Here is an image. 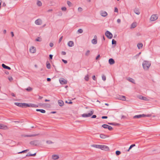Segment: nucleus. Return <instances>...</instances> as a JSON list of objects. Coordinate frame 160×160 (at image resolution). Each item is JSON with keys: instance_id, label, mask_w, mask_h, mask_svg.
Masks as SVG:
<instances>
[{"instance_id": "2", "label": "nucleus", "mask_w": 160, "mask_h": 160, "mask_svg": "<svg viewBox=\"0 0 160 160\" xmlns=\"http://www.w3.org/2000/svg\"><path fill=\"white\" fill-rule=\"evenodd\" d=\"M93 111L92 110L90 112L88 113H84L82 115V116L83 117H88L92 116L93 113Z\"/></svg>"}, {"instance_id": "7", "label": "nucleus", "mask_w": 160, "mask_h": 160, "mask_svg": "<svg viewBox=\"0 0 160 160\" xmlns=\"http://www.w3.org/2000/svg\"><path fill=\"white\" fill-rule=\"evenodd\" d=\"M102 127L104 128H108L109 130L110 131L112 129V127L106 124H103Z\"/></svg>"}, {"instance_id": "21", "label": "nucleus", "mask_w": 160, "mask_h": 160, "mask_svg": "<svg viewBox=\"0 0 160 160\" xmlns=\"http://www.w3.org/2000/svg\"><path fill=\"white\" fill-rule=\"evenodd\" d=\"M23 103H19V102H15L14 104L18 106H19L20 107H22L23 104Z\"/></svg>"}, {"instance_id": "40", "label": "nucleus", "mask_w": 160, "mask_h": 160, "mask_svg": "<svg viewBox=\"0 0 160 160\" xmlns=\"http://www.w3.org/2000/svg\"><path fill=\"white\" fill-rule=\"evenodd\" d=\"M112 45L116 44V41L114 39L112 40Z\"/></svg>"}, {"instance_id": "25", "label": "nucleus", "mask_w": 160, "mask_h": 160, "mask_svg": "<svg viewBox=\"0 0 160 160\" xmlns=\"http://www.w3.org/2000/svg\"><path fill=\"white\" fill-rule=\"evenodd\" d=\"M127 79L129 82H132L133 83H135V81L134 79H133V78H128Z\"/></svg>"}, {"instance_id": "36", "label": "nucleus", "mask_w": 160, "mask_h": 160, "mask_svg": "<svg viewBox=\"0 0 160 160\" xmlns=\"http://www.w3.org/2000/svg\"><path fill=\"white\" fill-rule=\"evenodd\" d=\"M102 80L103 81H105L106 80V77L104 74H102Z\"/></svg>"}, {"instance_id": "3", "label": "nucleus", "mask_w": 160, "mask_h": 160, "mask_svg": "<svg viewBox=\"0 0 160 160\" xmlns=\"http://www.w3.org/2000/svg\"><path fill=\"white\" fill-rule=\"evenodd\" d=\"M30 144L34 146H37L39 144V142L38 140H35L31 141L30 142Z\"/></svg>"}, {"instance_id": "59", "label": "nucleus", "mask_w": 160, "mask_h": 160, "mask_svg": "<svg viewBox=\"0 0 160 160\" xmlns=\"http://www.w3.org/2000/svg\"><path fill=\"white\" fill-rule=\"evenodd\" d=\"M92 78L94 80H96V77L95 75H94L92 77Z\"/></svg>"}, {"instance_id": "57", "label": "nucleus", "mask_w": 160, "mask_h": 160, "mask_svg": "<svg viewBox=\"0 0 160 160\" xmlns=\"http://www.w3.org/2000/svg\"><path fill=\"white\" fill-rule=\"evenodd\" d=\"M49 46L50 47H52L53 46V44L52 42H50L49 44Z\"/></svg>"}, {"instance_id": "37", "label": "nucleus", "mask_w": 160, "mask_h": 160, "mask_svg": "<svg viewBox=\"0 0 160 160\" xmlns=\"http://www.w3.org/2000/svg\"><path fill=\"white\" fill-rule=\"evenodd\" d=\"M89 78V77L88 75H87L84 78L85 80L87 81H88Z\"/></svg>"}, {"instance_id": "64", "label": "nucleus", "mask_w": 160, "mask_h": 160, "mask_svg": "<svg viewBox=\"0 0 160 160\" xmlns=\"http://www.w3.org/2000/svg\"><path fill=\"white\" fill-rule=\"evenodd\" d=\"M11 34L12 37H13L14 36L13 32H11Z\"/></svg>"}, {"instance_id": "6", "label": "nucleus", "mask_w": 160, "mask_h": 160, "mask_svg": "<svg viewBox=\"0 0 160 160\" xmlns=\"http://www.w3.org/2000/svg\"><path fill=\"white\" fill-rule=\"evenodd\" d=\"M158 18V16L157 14H153L151 16L150 18V20L152 21H153L156 20Z\"/></svg>"}, {"instance_id": "24", "label": "nucleus", "mask_w": 160, "mask_h": 160, "mask_svg": "<svg viewBox=\"0 0 160 160\" xmlns=\"http://www.w3.org/2000/svg\"><path fill=\"white\" fill-rule=\"evenodd\" d=\"M59 156L56 155H52V159L54 160H56L58 159L59 158Z\"/></svg>"}, {"instance_id": "50", "label": "nucleus", "mask_w": 160, "mask_h": 160, "mask_svg": "<svg viewBox=\"0 0 160 160\" xmlns=\"http://www.w3.org/2000/svg\"><path fill=\"white\" fill-rule=\"evenodd\" d=\"M8 79L10 81H11L13 80V78L12 77L8 78Z\"/></svg>"}, {"instance_id": "14", "label": "nucleus", "mask_w": 160, "mask_h": 160, "mask_svg": "<svg viewBox=\"0 0 160 160\" xmlns=\"http://www.w3.org/2000/svg\"><path fill=\"white\" fill-rule=\"evenodd\" d=\"M100 14L102 16L105 17L108 14L106 11H101L100 12Z\"/></svg>"}, {"instance_id": "22", "label": "nucleus", "mask_w": 160, "mask_h": 160, "mask_svg": "<svg viewBox=\"0 0 160 160\" xmlns=\"http://www.w3.org/2000/svg\"><path fill=\"white\" fill-rule=\"evenodd\" d=\"M136 26L137 23L136 22H134L132 24L131 28H135L136 27Z\"/></svg>"}, {"instance_id": "11", "label": "nucleus", "mask_w": 160, "mask_h": 160, "mask_svg": "<svg viewBox=\"0 0 160 160\" xmlns=\"http://www.w3.org/2000/svg\"><path fill=\"white\" fill-rule=\"evenodd\" d=\"M0 129L7 130L8 129V127L2 124H0Z\"/></svg>"}, {"instance_id": "42", "label": "nucleus", "mask_w": 160, "mask_h": 160, "mask_svg": "<svg viewBox=\"0 0 160 160\" xmlns=\"http://www.w3.org/2000/svg\"><path fill=\"white\" fill-rule=\"evenodd\" d=\"M89 54H90V51L89 50H88L87 51V52L85 53V55L86 56H88L89 55Z\"/></svg>"}, {"instance_id": "19", "label": "nucleus", "mask_w": 160, "mask_h": 160, "mask_svg": "<svg viewBox=\"0 0 160 160\" xmlns=\"http://www.w3.org/2000/svg\"><path fill=\"white\" fill-rule=\"evenodd\" d=\"M2 66L4 68L7 69L8 70L11 69V68L10 67L6 65L5 64L3 63L2 64Z\"/></svg>"}, {"instance_id": "48", "label": "nucleus", "mask_w": 160, "mask_h": 160, "mask_svg": "<svg viewBox=\"0 0 160 160\" xmlns=\"http://www.w3.org/2000/svg\"><path fill=\"white\" fill-rule=\"evenodd\" d=\"M23 104L25 105H26V107H29V104L26 103H24Z\"/></svg>"}, {"instance_id": "60", "label": "nucleus", "mask_w": 160, "mask_h": 160, "mask_svg": "<svg viewBox=\"0 0 160 160\" xmlns=\"http://www.w3.org/2000/svg\"><path fill=\"white\" fill-rule=\"evenodd\" d=\"M33 105H34V104H29V107H33Z\"/></svg>"}, {"instance_id": "61", "label": "nucleus", "mask_w": 160, "mask_h": 160, "mask_svg": "<svg viewBox=\"0 0 160 160\" xmlns=\"http://www.w3.org/2000/svg\"><path fill=\"white\" fill-rule=\"evenodd\" d=\"M65 102L66 103H68L69 104H72V102L71 101H70L68 102L67 101H66Z\"/></svg>"}, {"instance_id": "58", "label": "nucleus", "mask_w": 160, "mask_h": 160, "mask_svg": "<svg viewBox=\"0 0 160 160\" xmlns=\"http://www.w3.org/2000/svg\"><path fill=\"white\" fill-rule=\"evenodd\" d=\"M108 118L107 116H103L102 117V119H107Z\"/></svg>"}, {"instance_id": "12", "label": "nucleus", "mask_w": 160, "mask_h": 160, "mask_svg": "<svg viewBox=\"0 0 160 160\" xmlns=\"http://www.w3.org/2000/svg\"><path fill=\"white\" fill-rule=\"evenodd\" d=\"M35 23L37 25H41L42 23V21L41 19H38L35 20Z\"/></svg>"}, {"instance_id": "28", "label": "nucleus", "mask_w": 160, "mask_h": 160, "mask_svg": "<svg viewBox=\"0 0 160 160\" xmlns=\"http://www.w3.org/2000/svg\"><path fill=\"white\" fill-rule=\"evenodd\" d=\"M92 147L97 148H100V145H96V144H93L92 145Z\"/></svg>"}, {"instance_id": "30", "label": "nucleus", "mask_w": 160, "mask_h": 160, "mask_svg": "<svg viewBox=\"0 0 160 160\" xmlns=\"http://www.w3.org/2000/svg\"><path fill=\"white\" fill-rule=\"evenodd\" d=\"M108 124L110 125L114 126H118L119 125V124L115 122H109L108 123Z\"/></svg>"}, {"instance_id": "31", "label": "nucleus", "mask_w": 160, "mask_h": 160, "mask_svg": "<svg viewBox=\"0 0 160 160\" xmlns=\"http://www.w3.org/2000/svg\"><path fill=\"white\" fill-rule=\"evenodd\" d=\"M46 67L48 69H50L51 68V65L49 62L48 61H47L46 62Z\"/></svg>"}, {"instance_id": "17", "label": "nucleus", "mask_w": 160, "mask_h": 160, "mask_svg": "<svg viewBox=\"0 0 160 160\" xmlns=\"http://www.w3.org/2000/svg\"><path fill=\"white\" fill-rule=\"evenodd\" d=\"M108 62L111 65H112L114 64L115 62L114 60L112 58H110L109 59Z\"/></svg>"}, {"instance_id": "9", "label": "nucleus", "mask_w": 160, "mask_h": 160, "mask_svg": "<svg viewBox=\"0 0 160 160\" xmlns=\"http://www.w3.org/2000/svg\"><path fill=\"white\" fill-rule=\"evenodd\" d=\"M117 98L123 101H126V97L122 95H118L117 96Z\"/></svg>"}, {"instance_id": "18", "label": "nucleus", "mask_w": 160, "mask_h": 160, "mask_svg": "<svg viewBox=\"0 0 160 160\" xmlns=\"http://www.w3.org/2000/svg\"><path fill=\"white\" fill-rule=\"evenodd\" d=\"M58 103L59 106L61 107L62 106L64 105V102L62 100H59L58 101Z\"/></svg>"}, {"instance_id": "39", "label": "nucleus", "mask_w": 160, "mask_h": 160, "mask_svg": "<svg viewBox=\"0 0 160 160\" xmlns=\"http://www.w3.org/2000/svg\"><path fill=\"white\" fill-rule=\"evenodd\" d=\"M28 150H28V149H26V150H23V151H22V152H19L18 153L19 154V153H24V152H26L27 151H28Z\"/></svg>"}, {"instance_id": "33", "label": "nucleus", "mask_w": 160, "mask_h": 160, "mask_svg": "<svg viewBox=\"0 0 160 160\" xmlns=\"http://www.w3.org/2000/svg\"><path fill=\"white\" fill-rule=\"evenodd\" d=\"M142 46L143 45L142 43H139L137 44V47L139 49L142 48Z\"/></svg>"}, {"instance_id": "49", "label": "nucleus", "mask_w": 160, "mask_h": 160, "mask_svg": "<svg viewBox=\"0 0 160 160\" xmlns=\"http://www.w3.org/2000/svg\"><path fill=\"white\" fill-rule=\"evenodd\" d=\"M62 38H63V36H62L59 38V42L60 43L61 41H62Z\"/></svg>"}, {"instance_id": "52", "label": "nucleus", "mask_w": 160, "mask_h": 160, "mask_svg": "<svg viewBox=\"0 0 160 160\" xmlns=\"http://www.w3.org/2000/svg\"><path fill=\"white\" fill-rule=\"evenodd\" d=\"M78 11L79 12H81L82 11V8L81 7H79L78 9Z\"/></svg>"}, {"instance_id": "10", "label": "nucleus", "mask_w": 160, "mask_h": 160, "mask_svg": "<svg viewBox=\"0 0 160 160\" xmlns=\"http://www.w3.org/2000/svg\"><path fill=\"white\" fill-rule=\"evenodd\" d=\"M59 82L60 83L62 84H66L67 83V81L63 78H62L60 79Z\"/></svg>"}, {"instance_id": "15", "label": "nucleus", "mask_w": 160, "mask_h": 160, "mask_svg": "<svg viewBox=\"0 0 160 160\" xmlns=\"http://www.w3.org/2000/svg\"><path fill=\"white\" fill-rule=\"evenodd\" d=\"M68 45L70 47H72L74 45V42L72 41H70L68 42Z\"/></svg>"}, {"instance_id": "63", "label": "nucleus", "mask_w": 160, "mask_h": 160, "mask_svg": "<svg viewBox=\"0 0 160 160\" xmlns=\"http://www.w3.org/2000/svg\"><path fill=\"white\" fill-rule=\"evenodd\" d=\"M51 80V78H47V81H48V82H50V81Z\"/></svg>"}, {"instance_id": "1", "label": "nucleus", "mask_w": 160, "mask_h": 160, "mask_svg": "<svg viewBox=\"0 0 160 160\" xmlns=\"http://www.w3.org/2000/svg\"><path fill=\"white\" fill-rule=\"evenodd\" d=\"M151 65L150 62L147 61H144L142 64L143 68L145 70H148Z\"/></svg>"}, {"instance_id": "29", "label": "nucleus", "mask_w": 160, "mask_h": 160, "mask_svg": "<svg viewBox=\"0 0 160 160\" xmlns=\"http://www.w3.org/2000/svg\"><path fill=\"white\" fill-rule=\"evenodd\" d=\"M92 43L93 44H96L97 43V40L96 39H93L91 41Z\"/></svg>"}, {"instance_id": "43", "label": "nucleus", "mask_w": 160, "mask_h": 160, "mask_svg": "<svg viewBox=\"0 0 160 160\" xmlns=\"http://www.w3.org/2000/svg\"><path fill=\"white\" fill-rule=\"evenodd\" d=\"M78 32L79 33H81L83 32V30L82 29H79L78 30Z\"/></svg>"}, {"instance_id": "51", "label": "nucleus", "mask_w": 160, "mask_h": 160, "mask_svg": "<svg viewBox=\"0 0 160 160\" xmlns=\"http://www.w3.org/2000/svg\"><path fill=\"white\" fill-rule=\"evenodd\" d=\"M62 62L64 63H67V60H64V59H62Z\"/></svg>"}, {"instance_id": "56", "label": "nucleus", "mask_w": 160, "mask_h": 160, "mask_svg": "<svg viewBox=\"0 0 160 160\" xmlns=\"http://www.w3.org/2000/svg\"><path fill=\"white\" fill-rule=\"evenodd\" d=\"M114 12H118V9L117 8H115L114 9Z\"/></svg>"}, {"instance_id": "53", "label": "nucleus", "mask_w": 160, "mask_h": 160, "mask_svg": "<svg viewBox=\"0 0 160 160\" xmlns=\"http://www.w3.org/2000/svg\"><path fill=\"white\" fill-rule=\"evenodd\" d=\"M117 22L118 23H121V19H118L117 20Z\"/></svg>"}, {"instance_id": "55", "label": "nucleus", "mask_w": 160, "mask_h": 160, "mask_svg": "<svg viewBox=\"0 0 160 160\" xmlns=\"http://www.w3.org/2000/svg\"><path fill=\"white\" fill-rule=\"evenodd\" d=\"M62 54L63 55H65L66 54V52L64 51H62L61 52Z\"/></svg>"}, {"instance_id": "20", "label": "nucleus", "mask_w": 160, "mask_h": 160, "mask_svg": "<svg viewBox=\"0 0 160 160\" xmlns=\"http://www.w3.org/2000/svg\"><path fill=\"white\" fill-rule=\"evenodd\" d=\"M100 137L101 138L105 139L106 138L108 137L109 136L105 135L103 134H101L100 135Z\"/></svg>"}, {"instance_id": "5", "label": "nucleus", "mask_w": 160, "mask_h": 160, "mask_svg": "<svg viewBox=\"0 0 160 160\" xmlns=\"http://www.w3.org/2000/svg\"><path fill=\"white\" fill-rule=\"evenodd\" d=\"M105 35L109 39H111L112 37V34L108 31H107L106 32Z\"/></svg>"}, {"instance_id": "8", "label": "nucleus", "mask_w": 160, "mask_h": 160, "mask_svg": "<svg viewBox=\"0 0 160 160\" xmlns=\"http://www.w3.org/2000/svg\"><path fill=\"white\" fill-rule=\"evenodd\" d=\"M146 115L144 114H140V115H136L133 116V118H144L146 116Z\"/></svg>"}, {"instance_id": "41", "label": "nucleus", "mask_w": 160, "mask_h": 160, "mask_svg": "<svg viewBox=\"0 0 160 160\" xmlns=\"http://www.w3.org/2000/svg\"><path fill=\"white\" fill-rule=\"evenodd\" d=\"M121 154V152L119 151H117L116 152V154L118 156Z\"/></svg>"}, {"instance_id": "45", "label": "nucleus", "mask_w": 160, "mask_h": 160, "mask_svg": "<svg viewBox=\"0 0 160 160\" xmlns=\"http://www.w3.org/2000/svg\"><path fill=\"white\" fill-rule=\"evenodd\" d=\"M46 142L48 144H52V143H53V142H52L50 140H48V141H47Z\"/></svg>"}, {"instance_id": "13", "label": "nucleus", "mask_w": 160, "mask_h": 160, "mask_svg": "<svg viewBox=\"0 0 160 160\" xmlns=\"http://www.w3.org/2000/svg\"><path fill=\"white\" fill-rule=\"evenodd\" d=\"M30 52L32 53H34L36 52V48L34 47H31L29 49Z\"/></svg>"}, {"instance_id": "44", "label": "nucleus", "mask_w": 160, "mask_h": 160, "mask_svg": "<svg viewBox=\"0 0 160 160\" xmlns=\"http://www.w3.org/2000/svg\"><path fill=\"white\" fill-rule=\"evenodd\" d=\"M67 4L69 7H70L72 5L71 2H70L69 1H67Z\"/></svg>"}, {"instance_id": "32", "label": "nucleus", "mask_w": 160, "mask_h": 160, "mask_svg": "<svg viewBox=\"0 0 160 160\" xmlns=\"http://www.w3.org/2000/svg\"><path fill=\"white\" fill-rule=\"evenodd\" d=\"M38 134H31V135H25L24 136L25 137H32L38 135Z\"/></svg>"}, {"instance_id": "46", "label": "nucleus", "mask_w": 160, "mask_h": 160, "mask_svg": "<svg viewBox=\"0 0 160 160\" xmlns=\"http://www.w3.org/2000/svg\"><path fill=\"white\" fill-rule=\"evenodd\" d=\"M62 10L63 11H65L66 10V8L65 7H63L61 8Z\"/></svg>"}, {"instance_id": "23", "label": "nucleus", "mask_w": 160, "mask_h": 160, "mask_svg": "<svg viewBox=\"0 0 160 160\" xmlns=\"http://www.w3.org/2000/svg\"><path fill=\"white\" fill-rule=\"evenodd\" d=\"M36 153H35L34 154H32L30 153V152H28L26 155V157H29V156H36Z\"/></svg>"}, {"instance_id": "4", "label": "nucleus", "mask_w": 160, "mask_h": 160, "mask_svg": "<svg viewBox=\"0 0 160 160\" xmlns=\"http://www.w3.org/2000/svg\"><path fill=\"white\" fill-rule=\"evenodd\" d=\"M102 150L105 151H108L109 149V148L108 146L106 145H100V148Z\"/></svg>"}, {"instance_id": "26", "label": "nucleus", "mask_w": 160, "mask_h": 160, "mask_svg": "<svg viewBox=\"0 0 160 160\" xmlns=\"http://www.w3.org/2000/svg\"><path fill=\"white\" fill-rule=\"evenodd\" d=\"M36 111L38 112H40L42 113H45L46 112L45 110L42 109H37Z\"/></svg>"}, {"instance_id": "16", "label": "nucleus", "mask_w": 160, "mask_h": 160, "mask_svg": "<svg viewBox=\"0 0 160 160\" xmlns=\"http://www.w3.org/2000/svg\"><path fill=\"white\" fill-rule=\"evenodd\" d=\"M138 97L139 99L144 100L147 101L148 100V99L147 98L143 97L142 95L139 96Z\"/></svg>"}, {"instance_id": "54", "label": "nucleus", "mask_w": 160, "mask_h": 160, "mask_svg": "<svg viewBox=\"0 0 160 160\" xmlns=\"http://www.w3.org/2000/svg\"><path fill=\"white\" fill-rule=\"evenodd\" d=\"M49 59H52V58L53 55L52 54H50L49 55Z\"/></svg>"}, {"instance_id": "62", "label": "nucleus", "mask_w": 160, "mask_h": 160, "mask_svg": "<svg viewBox=\"0 0 160 160\" xmlns=\"http://www.w3.org/2000/svg\"><path fill=\"white\" fill-rule=\"evenodd\" d=\"M97 117V116L96 115H94L92 116V118H95Z\"/></svg>"}, {"instance_id": "38", "label": "nucleus", "mask_w": 160, "mask_h": 160, "mask_svg": "<svg viewBox=\"0 0 160 160\" xmlns=\"http://www.w3.org/2000/svg\"><path fill=\"white\" fill-rule=\"evenodd\" d=\"M36 41L38 42H40L42 41V38L39 37H38L36 39Z\"/></svg>"}, {"instance_id": "27", "label": "nucleus", "mask_w": 160, "mask_h": 160, "mask_svg": "<svg viewBox=\"0 0 160 160\" xmlns=\"http://www.w3.org/2000/svg\"><path fill=\"white\" fill-rule=\"evenodd\" d=\"M134 11V12L137 15H139L140 13V12L139 10L137 8L135 9Z\"/></svg>"}, {"instance_id": "35", "label": "nucleus", "mask_w": 160, "mask_h": 160, "mask_svg": "<svg viewBox=\"0 0 160 160\" xmlns=\"http://www.w3.org/2000/svg\"><path fill=\"white\" fill-rule=\"evenodd\" d=\"M37 4L38 6L40 7L42 5V3L39 1H38L37 2Z\"/></svg>"}, {"instance_id": "47", "label": "nucleus", "mask_w": 160, "mask_h": 160, "mask_svg": "<svg viewBox=\"0 0 160 160\" xmlns=\"http://www.w3.org/2000/svg\"><path fill=\"white\" fill-rule=\"evenodd\" d=\"M135 146V144H132L129 147V149H131L132 147H133Z\"/></svg>"}, {"instance_id": "34", "label": "nucleus", "mask_w": 160, "mask_h": 160, "mask_svg": "<svg viewBox=\"0 0 160 160\" xmlns=\"http://www.w3.org/2000/svg\"><path fill=\"white\" fill-rule=\"evenodd\" d=\"M25 89L28 92H31L32 90V88L30 87H29Z\"/></svg>"}]
</instances>
